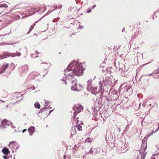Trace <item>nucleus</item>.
Segmentation results:
<instances>
[{
  "label": "nucleus",
  "mask_w": 159,
  "mask_h": 159,
  "mask_svg": "<svg viewBox=\"0 0 159 159\" xmlns=\"http://www.w3.org/2000/svg\"><path fill=\"white\" fill-rule=\"evenodd\" d=\"M85 69L83 68L82 63L79 62L75 60H73L68 66L64 70V74L70 77V79L72 80H75L74 76H80L82 75Z\"/></svg>",
  "instance_id": "obj_1"
},
{
  "label": "nucleus",
  "mask_w": 159,
  "mask_h": 159,
  "mask_svg": "<svg viewBox=\"0 0 159 159\" xmlns=\"http://www.w3.org/2000/svg\"><path fill=\"white\" fill-rule=\"evenodd\" d=\"M102 99L101 97H99L96 99L93 110L99 111L101 108H102Z\"/></svg>",
  "instance_id": "obj_2"
},
{
  "label": "nucleus",
  "mask_w": 159,
  "mask_h": 159,
  "mask_svg": "<svg viewBox=\"0 0 159 159\" xmlns=\"http://www.w3.org/2000/svg\"><path fill=\"white\" fill-rule=\"evenodd\" d=\"M21 53L20 52H17V51H16V52L13 53L6 52L2 55H0V59L9 57H13L16 56L19 57Z\"/></svg>",
  "instance_id": "obj_3"
},
{
  "label": "nucleus",
  "mask_w": 159,
  "mask_h": 159,
  "mask_svg": "<svg viewBox=\"0 0 159 159\" xmlns=\"http://www.w3.org/2000/svg\"><path fill=\"white\" fill-rule=\"evenodd\" d=\"M83 107L80 105H79L77 107L76 105L74 106L73 107V109L74 111L73 116V120L75 119V117L77 115L78 113H80L81 111L82 110H83Z\"/></svg>",
  "instance_id": "obj_4"
},
{
  "label": "nucleus",
  "mask_w": 159,
  "mask_h": 159,
  "mask_svg": "<svg viewBox=\"0 0 159 159\" xmlns=\"http://www.w3.org/2000/svg\"><path fill=\"white\" fill-rule=\"evenodd\" d=\"M0 128L1 129H3L9 126L11 121H10L6 119L3 120L1 122Z\"/></svg>",
  "instance_id": "obj_5"
},
{
  "label": "nucleus",
  "mask_w": 159,
  "mask_h": 159,
  "mask_svg": "<svg viewBox=\"0 0 159 159\" xmlns=\"http://www.w3.org/2000/svg\"><path fill=\"white\" fill-rule=\"evenodd\" d=\"M93 114L94 119L92 118L93 120L95 121L97 120L100 117V115L102 116L101 112V111H98L95 110H93Z\"/></svg>",
  "instance_id": "obj_6"
},
{
  "label": "nucleus",
  "mask_w": 159,
  "mask_h": 159,
  "mask_svg": "<svg viewBox=\"0 0 159 159\" xmlns=\"http://www.w3.org/2000/svg\"><path fill=\"white\" fill-rule=\"evenodd\" d=\"M110 78L106 79L103 80V83L105 87H107L108 88H109L110 89H111V82L110 80Z\"/></svg>",
  "instance_id": "obj_7"
},
{
  "label": "nucleus",
  "mask_w": 159,
  "mask_h": 159,
  "mask_svg": "<svg viewBox=\"0 0 159 159\" xmlns=\"http://www.w3.org/2000/svg\"><path fill=\"white\" fill-rule=\"evenodd\" d=\"M71 83L72 84L74 83V85L72 86L71 87V89L72 90L75 91H80V89H78L77 88V81L76 79H75V80H72Z\"/></svg>",
  "instance_id": "obj_8"
},
{
  "label": "nucleus",
  "mask_w": 159,
  "mask_h": 159,
  "mask_svg": "<svg viewBox=\"0 0 159 159\" xmlns=\"http://www.w3.org/2000/svg\"><path fill=\"white\" fill-rule=\"evenodd\" d=\"M145 75H142L140 78L139 80L141 81V84L143 86H144L147 85L148 80L143 79Z\"/></svg>",
  "instance_id": "obj_9"
},
{
  "label": "nucleus",
  "mask_w": 159,
  "mask_h": 159,
  "mask_svg": "<svg viewBox=\"0 0 159 159\" xmlns=\"http://www.w3.org/2000/svg\"><path fill=\"white\" fill-rule=\"evenodd\" d=\"M93 81L92 79H90L87 81V86L86 87L87 89L89 91L90 89H92L93 85L92 84Z\"/></svg>",
  "instance_id": "obj_10"
},
{
  "label": "nucleus",
  "mask_w": 159,
  "mask_h": 159,
  "mask_svg": "<svg viewBox=\"0 0 159 159\" xmlns=\"http://www.w3.org/2000/svg\"><path fill=\"white\" fill-rule=\"evenodd\" d=\"M76 123V128L78 129L79 131H82V126L80 125V124H78L79 122L78 117H77L75 120Z\"/></svg>",
  "instance_id": "obj_11"
},
{
  "label": "nucleus",
  "mask_w": 159,
  "mask_h": 159,
  "mask_svg": "<svg viewBox=\"0 0 159 159\" xmlns=\"http://www.w3.org/2000/svg\"><path fill=\"white\" fill-rule=\"evenodd\" d=\"M98 89V87L97 86L94 87L93 86L92 87V89H90L89 91L91 92L92 94L96 95L98 92L95 91Z\"/></svg>",
  "instance_id": "obj_12"
},
{
  "label": "nucleus",
  "mask_w": 159,
  "mask_h": 159,
  "mask_svg": "<svg viewBox=\"0 0 159 159\" xmlns=\"http://www.w3.org/2000/svg\"><path fill=\"white\" fill-rule=\"evenodd\" d=\"M2 152L5 155H7L10 153V151L8 148L6 147H4L2 149Z\"/></svg>",
  "instance_id": "obj_13"
},
{
  "label": "nucleus",
  "mask_w": 159,
  "mask_h": 159,
  "mask_svg": "<svg viewBox=\"0 0 159 159\" xmlns=\"http://www.w3.org/2000/svg\"><path fill=\"white\" fill-rule=\"evenodd\" d=\"M35 130V127L34 126H31L28 129V131L29 132V135L31 136L34 133Z\"/></svg>",
  "instance_id": "obj_14"
},
{
  "label": "nucleus",
  "mask_w": 159,
  "mask_h": 159,
  "mask_svg": "<svg viewBox=\"0 0 159 159\" xmlns=\"http://www.w3.org/2000/svg\"><path fill=\"white\" fill-rule=\"evenodd\" d=\"M146 141L143 139L142 141V147L143 148L144 151H145L146 149L147 148V142H145Z\"/></svg>",
  "instance_id": "obj_15"
},
{
  "label": "nucleus",
  "mask_w": 159,
  "mask_h": 159,
  "mask_svg": "<svg viewBox=\"0 0 159 159\" xmlns=\"http://www.w3.org/2000/svg\"><path fill=\"white\" fill-rule=\"evenodd\" d=\"M120 144H122V145L121 147V150H124L127 148V147L128 146V143H126V142L125 143H120Z\"/></svg>",
  "instance_id": "obj_16"
},
{
  "label": "nucleus",
  "mask_w": 159,
  "mask_h": 159,
  "mask_svg": "<svg viewBox=\"0 0 159 159\" xmlns=\"http://www.w3.org/2000/svg\"><path fill=\"white\" fill-rule=\"evenodd\" d=\"M99 89L98 92V93L103 92L104 90V88H103L102 84H101V81H100L99 82Z\"/></svg>",
  "instance_id": "obj_17"
},
{
  "label": "nucleus",
  "mask_w": 159,
  "mask_h": 159,
  "mask_svg": "<svg viewBox=\"0 0 159 159\" xmlns=\"http://www.w3.org/2000/svg\"><path fill=\"white\" fill-rule=\"evenodd\" d=\"M139 153L141 157H139V156H138L137 157V159H144L146 153H145L144 152L142 153H141L140 152H139Z\"/></svg>",
  "instance_id": "obj_18"
},
{
  "label": "nucleus",
  "mask_w": 159,
  "mask_h": 159,
  "mask_svg": "<svg viewBox=\"0 0 159 159\" xmlns=\"http://www.w3.org/2000/svg\"><path fill=\"white\" fill-rule=\"evenodd\" d=\"M93 150L94 151V154H95L99 153L101 151L100 148H99L98 147L93 148Z\"/></svg>",
  "instance_id": "obj_19"
},
{
  "label": "nucleus",
  "mask_w": 159,
  "mask_h": 159,
  "mask_svg": "<svg viewBox=\"0 0 159 159\" xmlns=\"http://www.w3.org/2000/svg\"><path fill=\"white\" fill-rule=\"evenodd\" d=\"M22 70H23V73H25L28 70V67L27 65H25L22 66Z\"/></svg>",
  "instance_id": "obj_20"
},
{
  "label": "nucleus",
  "mask_w": 159,
  "mask_h": 159,
  "mask_svg": "<svg viewBox=\"0 0 159 159\" xmlns=\"http://www.w3.org/2000/svg\"><path fill=\"white\" fill-rule=\"evenodd\" d=\"M8 63H6L4 68L0 69V70H1V71L0 72V73H2L3 72L5 71L6 69L8 67Z\"/></svg>",
  "instance_id": "obj_21"
},
{
  "label": "nucleus",
  "mask_w": 159,
  "mask_h": 159,
  "mask_svg": "<svg viewBox=\"0 0 159 159\" xmlns=\"http://www.w3.org/2000/svg\"><path fill=\"white\" fill-rule=\"evenodd\" d=\"M34 106L35 108L39 109H40L41 106L39 103L38 102H37L34 103Z\"/></svg>",
  "instance_id": "obj_22"
},
{
  "label": "nucleus",
  "mask_w": 159,
  "mask_h": 159,
  "mask_svg": "<svg viewBox=\"0 0 159 159\" xmlns=\"http://www.w3.org/2000/svg\"><path fill=\"white\" fill-rule=\"evenodd\" d=\"M129 124H128L127 126H126V127L125 129L124 130V132H123L125 134L126 133L128 130V129H129Z\"/></svg>",
  "instance_id": "obj_23"
},
{
  "label": "nucleus",
  "mask_w": 159,
  "mask_h": 159,
  "mask_svg": "<svg viewBox=\"0 0 159 159\" xmlns=\"http://www.w3.org/2000/svg\"><path fill=\"white\" fill-rule=\"evenodd\" d=\"M14 143H16V145L17 144V143H16V141H13L10 142L9 143V146H10L11 145H12V147L14 148L16 145L15 144H14Z\"/></svg>",
  "instance_id": "obj_24"
},
{
  "label": "nucleus",
  "mask_w": 159,
  "mask_h": 159,
  "mask_svg": "<svg viewBox=\"0 0 159 159\" xmlns=\"http://www.w3.org/2000/svg\"><path fill=\"white\" fill-rule=\"evenodd\" d=\"M45 104H47V103H46V101H45ZM48 106V105L47 104H46L45 106V108L46 109V110H47V109H51L52 107L50 106H49L48 107H47Z\"/></svg>",
  "instance_id": "obj_25"
},
{
  "label": "nucleus",
  "mask_w": 159,
  "mask_h": 159,
  "mask_svg": "<svg viewBox=\"0 0 159 159\" xmlns=\"http://www.w3.org/2000/svg\"><path fill=\"white\" fill-rule=\"evenodd\" d=\"M127 73L126 72H125V71L124 72H122L121 73V76H123V77L126 76H127Z\"/></svg>",
  "instance_id": "obj_26"
},
{
  "label": "nucleus",
  "mask_w": 159,
  "mask_h": 159,
  "mask_svg": "<svg viewBox=\"0 0 159 159\" xmlns=\"http://www.w3.org/2000/svg\"><path fill=\"white\" fill-rule=\"evenodd\" d=\"M8 6L6 4H0V7L7 8Z\"/></svg>",
  "instance_id": "obj_27"
},
{
  "label": "nucleus",
  "mask_w": 159,
  "mask_h": 159,
  "mask_svg": "<svg viewBox=\"0 0 159 159\" xmlns=\"http://www.w3.org/2000/svg\"><path fill=\"white\" fill-rule=\"evenodd\" d=\"M150 136V135L148 134H147L146 135V136L144 138V140H147V139Z\"/></svg>",
  "instance_id": "obj_28"
},
{
  "label": "nucleus",
  "mask_w": 159,
  "mask_h": 159,
  "mask_svg": "<svg viewBox=\"0 0 159 159\" xmlns=\"http://www.w3.org/2000/svg\"><path fill=\"white\" fill-rule=\"evenodd\" d=\"M44 110H45V111H46L45 107L41 109L39 111V113L40 112L42 113Z\"/></svg>",
  "instance_id": "obj_29"
},
{
  "label": "nucleus",
  "mask_w": 159,
  "mask_h": 159,
  "mask_svg": "<svg viewBox=\"0 0 159 159\" xmlns=\"http://www.w3.org/2000/svg\"><path fill=\"white\" fill-rule=\"evenodd\" d=\"M51 12H52V11H51L50 12H49L48 11V12L46 14H45L43 16H42L40 19H39L38 20H40L43 18L45 17L47 15L50 14Z\"/></svg>",
  "instance_id": "obj_30"
},
{
  "label": "nucleus",
  "mask_w": 159,
  "mask_h": 159,
  "mask_svg": "<svg viewBox=\"0 0 159 159\" xmlns=\"http://www.w3.org/2000/svg\"><path fill=\"white\" fill-rule=\"evenodd\" d=\"M159 129V126H158L157 129L154 132H153V131L151 133L149 134L151 136V135H152L154 133H155V132H157L158 130Z\"/></svg>",
  "instance_id": "obj_31"
},
{
  "label": "nucleus",
  "mask_w": 159,
  "mask_h": 159,
  "mask_svg": "<svg viewBox=\"0 0 159 159\" xmlns=\"http://www.w3.org/2000/svg\"><path fill=\"white\" fill-rule=\"evenodd\" d=\"M62 6L61 5L60 6H57L56 5V6L54 7L56 8V9H60L62 8Z\"/></svg>",
  "instance_id": "obj_32"
},
{
  "label": "nucleus",
  "mask_w": 159,
  "mask_h": 159,
  "mask_svg": "<svg viewBox=\"0 0 159 159\" xmlns=\"http://www.w3.org/2000/svg\"><path fill=\"white\" fill-rule=\"evenodd\" d=\"M92 148H91V149L89 150V152L88 153H89V152L90 153L92 154H93V152H94L93 150H92Z\"/></svg>",
  "instance_id": "obj_33"
},
{
  "label": "nucleus",
  "mask_w": 159,
  "mask_h": 159,
  "mask_svg": "<svg viewBox=\"0 0 159 159\" xmlns=\"http://www.w3.org/2000/svg\"><path fill=\"white\" fill-rule=\"evenodd\" d=\"M86 141L88 143L91 142V141L90 140V139L89 138H87V139L86 140Z\"/></svg>",
  "instance_id": "obj_34"
},
{
  "label": "nucleus",
  "mask_w": 159,
  "mask_h": 159,
  "mask_svg": "<svg viewBox=\"0 0 159 159\" xmlns=\"http://www.w3.org/2000/svg\"><path fill=\"white\" fill-rule=\"evenodd\" d=\"M111 68H109V67H108L106 70H105V71H106L107 72H109L111 73V71L109 70Z\"/></svg>",
  "instance_id": "obj_35"
},
{
  "label": "nucleus",
  "mask_w": 159,
  "mask_h": 159,
  "mask_svg": "<svg viewBox=\"0 0 159 159\" xmlns=\"http://www.w3.org/2000/svg\"><path fill=\"white\" fill-rule=\"evenodd\" d=\"M3 158L4 159H9V157L7 156H3Z\"/></svg>",
  "instance_id": "obj_36"
},
{
  "label": "nucleus",
  "mask_w": 159,
  "mask_h": 159,
  "mask_svg": "<svg viewBox=\"0 0 159 159\" xmlns=\"http://www.w3.org/2000/svg\"><path fill=\"white\" fill-rule=\"evenodd\" d=\"M11 123H10V124L11 125V127L12 128H15L16 127L15 126H14L13 125L11 121Z\"/></svg>",
  "instance_id": "obj_37"
},
{
  "label": "nucleus",
  "mask_w": 159,
  "mask_h": 159,
  "mask_svg": "<svg viewBox=\"0 0 159 159\" xmlns=\"http://www.w3.org/2000/svg\"><path fill=\"white\" fill-rule=\"evenodd\" d=\"M54 109L53 110H51L49 111V114H48V115L46 117H47V116H48L50 114L54 111Z\"/></svg>",
  "instance_id": "obj_38"
},
{
  "label": "nucleus",
  "mask_w": 159,
  "mask_h": 159,
  "mask_svg": "<svg viewBox=\"0 0 159 159\" xmlns=\"http://www.w3.org/2000/svg\"><path fill=\"white\" fill-rule=\"evenodd\" d=\"M91 12V9H90V8H89L87 11V13H89Z\"/></svg>",
  "instance_id": "obj_39"
},
{
  "label": "nucleus",
  "mask_w": 159,
  "mask_h": 159,
  "mask_svg": "<svg viewBox=\"0 0 159 159\" xmlns=\"http://www.w3.org/2000/svg\"><path fill=\"white\" fill-rule=\"evenodd\" d=\"M159 72V71L158 70H156L154 71V72H153V73H154L155 74H157Z\"/></svg>",
  "instance_id": "obj_40"
},
{
  "label": "nucleus",
  "mask_w": 159,
  "mask_h": 159,
  "mask_svg": "<svg viewBox=\"0 0 159 159\" xmlns=\"http://www.w3.org/2000/svg\"><path fill=\"white\" fill-rule=\"evenodd\" d=\"M153 74V73H152L151 74H146V75H145V76H151L152 74Z\"/></svg>",
  "instance_id": "obj_41"
},
{
  "label": "nucleus",
  "mask_w": 159,
  "mask_h": 159,
  "mask_svg": "<svg viewBox=\"0 0 159 159\" xmlns=\"http://www.w3.org/2000/svg\"><path fill=\"white\" fill-rule=\"evenodd\" d=\"M83 28V26H82L81 25H79V26L78 27V28L79 29H82Z\"/></svg>",
  "instance_id": "obj_42"
},
{
  "label": "nucleus",
  "mask_w": 159,
  "mask_h": 159,
  "mask_svg": "<svg viewBox=\"0 0 159 159\" xmlns=\"http://www.w3.org/2000/svg\"><path fill=\"white\" fill-rule=\"evenodd\" d=\"M104 63H102L101 64V65H100V66L101 67H103L104 66Z\"/></svg>",
  "instance_id": "obj_43"
},
{
  "label": "nucleus",
  "mask_w": 159,
  "mask_h": 159,
  "mask_svg": "<svg viewBox=\"0 0 159 159\" xmlns=\"http://www.w3.org/2000/svg\"><path fill=\"white\" fill-rule=\"evenodd\" d=\"M20 147V145H18L16 147V148H15V150H17L18 148Z\"/></svg>",
  "instance_id": "obj_44"
},
{
  "label": "nucleus",
  "mask_w": 159,
  "mask_h": 159,
  "mask_svg": "<svg viewBox=\"0 0 159 159\" xmlns=\"http://www.w3.org/2000/svg\"><path fill=\"white\" fill-rule=\"evenodd\" d=\"M66 80V77H63V78L62 79H61V80L62 81H65V80Z\"/></svg>",
  "instance_id": "obj_45"
},
{
  "label": "nucleus",
  "mask_w": 159,
  "mask_h": 159,
  "mask_svg": "<svg viewBox=\"0 0 159 159\" xmlns=\"http://www.w3.org/2000/svg\"><path fill=\"white\" fill-rule=\"evenodd\" d=\"M30 89H32L33 90H34V89H35V87H34V86H33V87H30Z\"/></svg>",
  "instance_id": "obj_46"
},
{
  "label": "nucleus",
  "mask_w": 159,
  "mask_h": 159,
  "mask_svg": "<svg viewBox=\"0 0 159 159\" xmlns=\"http://www.w3.org/2000/svg\"><path fill=\"white\" fill-rule=\"evenodd\" d=\"M27 130V129H23L22 131V133H24Z\"/></svg>",
  "instance_id": "obj_47"
},
{
  "label": "nucleus",
  "mask_w": 159,
  "mask_h": 159,
  "mask_svg": "<svg viewBox=\"0 0 159 159\" xmlns=\"http://www.w3.org/2000/svg\"><path fill=\"white\" fill-rule=\"evenodd\" d=\"M32 30V29H31V28H30V30L27 33V34H29L30 32Z\"/></svg>",
  "instance_id": "obj_48"
},
{
  "label": "nucleus",
  "mask_w": 159,
  "mask_h": 159,
  "mask_svg": "<svg viewBox=\"0 0 159 159\" xmlns=\"http://www.w3.org/2000/svg\"><path fill=\"white\" fill-rule=\"evenodd\" d=\"M96 6V5H93V6H92V9H93Z\"/></svg>",
  "instance_id": "obj_49"
},
{
  "label": "nucleus",
  "mask_w": 159,
  "mask_h": 159,
  "mask_svg": "<svg viewBox=\"0 0 159 159\" xmlns=\"http://www.w3.org/2000/svg\"><path fill=\"white\" fill-rule=\"evenodd\" d=\"M151 62V61H150V62H148V63H146V64H144V66H145V65H148V64H149Z\"/></svg>",
  "instance_id": "obj_50"
},
{
  "label": "nucleus",
  "mask_w": 159,
  "mask_h": 159,
  "mask_svg": "<svg viewBox=\"0 0 159 159\" xmlns=\"http://www.w3.org/2000/svg\"><path fill=\"white\" fill-rule=\"evenodd\" d=\"M151 159H156V158L154 157H151Z\"/></svg>",
  "instance_id": "obj_51"
},
{
  "label": "nucleus",
  "mask_w": 159,
  "mask_h": 159,
  "mask_svg": "<svg viewBox=\"0 0 159 159\" xmlns=\"http://www.w3.org/2000/svg\"><path fill=\"white\" fill-rule=\"evenodd\" d=\"M33 27H34V26L33 25H31L30 28H31V29H32V30L33 28Z\"/></svg>",
  "instance_id": "obj_52"
},
{
  "label": "nucleus",
  "mask_w": 159,
  "mask_h": 159,
  "mask_svg": "<svg viewBox=\"0 0 159 159\" xmlns=\"http://www.w3.org/2000/svg\"><path fill=\"white\" fill-rule=\"evenodd\" d=\"M131 38L132 39H134L135 38V36L133 35Z\"/></svg>",
  "instance_id": "obj_53"
},
{
  "label": "nucleus",
  "mask_w": 159,
  "mask_h": 159,
  "mask_svg": "<svg viewBox=\"0 0 159 159\" xmlns=\"http://www.w3.org/2000/svg\"><path fill=\"white\" fill-rule=\"evenodd\" d=\"M35 52L37 53V54H39V52H38L37 51H35Z\"/></svg>",
  "instance_id": "obj_54"
},
{
  "label": "nucleus",
  "mask_w": 159,
  "mask_h": 159,
  "mask_svg": "<svg viewBox=\"0 0 159 159\" xmlns=\"http://www.w3.org/2000/svg\"><path fill=\"white\" fill-rule=\"evenodd\" d=\"M159 12V8L157 10V12H155L156 13V12Z\"/></svg>",
  "instance_id": "obj_55"
},
{
  "label": "nucleus",
  "mask_w": 159,
  "mask_h": 159,
  "mask_svg": "<svg viewBox=\"0 0 159 159\" xmlns=\"http://www.w3.org/2000/svg\"><path fill=\"white\" fill-rule=\"evenodd\" d=\"M35 8H33V9H31V11H33L35 10Z\"/></svg>",
  "instance_id": "obj_56"
},
{
  "label": "nucleus",
  "mask_w": 159,
  "mask_h": 159,
  "mask_svg": "<svg viewBox=\"0 0 159 159\" xmlns=\"http://www.w3.org/2000/svg\"><path fill=\"white\" fill-rule=\"evenodd\" d=\"M31 57H32L33 56H35V54H31Z\"/></svg>",
  "instance_id": "obj_57"
},
{
  "label": "nucleus",
  "mask_w": 159,
  "mask_h": 159,
  "mask_svg": "<svg viewBox=\"0 0 159 159\" xmlns=\"http://www.w3.org/2000/svg\"><path fill=\"white\" fill-rule=\"evenodd\" d=\"M81 87H82V86L80 84H79V87L80 88Z\"/></svg>",
  "instance_id": "obj_58"
},
{
  "label": "nucleus",
  "mask_w": 159,
  "mask_h": 159,
  "mask_svg": "<svg viewBox=\"0 0 159 159\" xmlns=\"http://www.w3.org/2000/svg\"><path fill=\"white\" fill-rule=\"evenodd\" d=\"M12 11V9H11L10 10V11L9 12H11Z\"/></svg>",
  "instance_id": "obj_59"
},
{
  "label": "nucleus",
  "mask_w": 159,
  "mask_h": 159,
  "mask_svg": "<svg viewBox=\"0 0 159 159\" xmlns=\"http://www.w3.org/2000/svg\"><path fill=\"white\" fill-rule=\"evenodd\" d=\"M40 11V9L39 10H38L37 11V12H39Z\"/></svg>",
  "instance_id": "obj_60"
},
{
  "label": "nucleus",
  "mask_w": 159,
  "mask_h": 159,
  "mask_svg": "<svg viewBox=\"0 0 159 159\" xmlns=\"http://www.w3.org/2000/svg\"><path fill=\"white\" fill-rule=\"evenodd\" d=\"M81 123L80 124H81V125H83V123L82 122V121H81Z\"/></svg>",
  "instance_id": "obj_61"
},
{
  "label": "nucleus",
  "mask_w": 159,
  "mask_h": 159,
  "mask_svg": "<svg viewBox=\"0 0 159 159\" xmlns=\"http://www.w3.org/2000/svg\"><path fill=\"white\" fill-rule=\"evenodd\" d=\"M143 106L144 107L145 106V103H143Z\"/></svg>",
  "instance_id": "obj_62"
},
{
  "label": "nucleus",
  "mask_w": 159,
  "mask_h": 159,
  "mask_svg": "<svg viewBox=\"0 0 159 159\" xmlns=\"http://www.w3.org/2000/svg\"><path fill=\"white\" fill-rule=\"evenodd\" d=\"M64 159H66V156L65 155H64Z\"/></svg>",
  "instance_id": "obj_63"
},
{
  "label": "nucleus",
  "mask_w": 159,
  "mask_h": 159,
  "mask_svg": "<svg viewBox=\"0 0 159 159\" xmlns=\"http://www.w3.org/2000/svg\"><path fill=\"white\" fill-rule=\"evenodd\" d=\"M6 106V107H8L9 105H7Z\"/></svg>",
  "instance_id": "obj_64"
}]
</instances>
